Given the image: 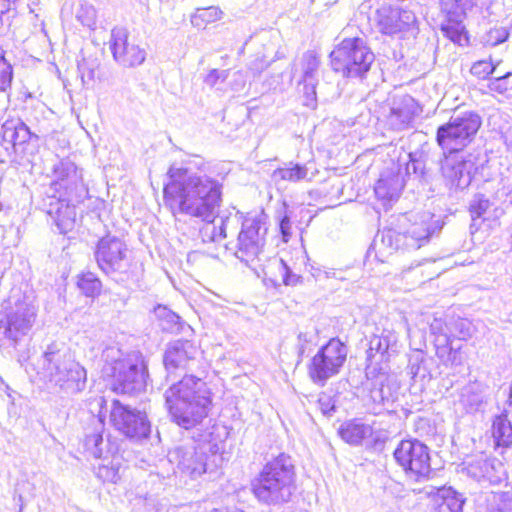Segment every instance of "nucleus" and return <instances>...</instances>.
Segmentation results:
<instances>
[{
  "label": "nucleus",
  "mask_w": 512,
  "mask_h": 512,
  "mask_svg": "<svg viewBox=\"0 0 512 512\" xmlns=\"http://www.w3.org/2000/svg\"><path fill=\"white\" fill-rule=\"evenodd\" d=\"M164 185L165 205L176 214L199 218L206 224L200 230L203 242H220L227 237L230 215L217 216L222 203L223 183L207 174L171 166Z\"/></svg>",
  "instance_id": "1"
},
{
  "label": "nucleus",
  "mask_w": 512,
  "mask_h": 512,
  "mask_svg": "<svg viewBox=\"0 0 512 512\" xmlns=\"http://www.w3.org/2000/svg\"><path fill=\"white\" fill-rule=\"evenodd\" d=\"M169 374L177 370L185 372L164 393L165 405L173 423L190 430L208 417L212 406V392L206 382L188 372H198L202 367L201 352L190 340L170 342L163 356Z\"/></svg>",
  "instance_id": "2"
},
{
  "label": "nucleus",
  "mask_w": 512,
  "mask_h": 512,
  "mask_svg": "<svg viewBox=\"0 0 512 512\" xmlns=\"http://www.w3.org/2000/svg\"><path fill=\"white\" fill-rule=\"evenodd\" d=\"M53 181L42 199V209L61 234L71 231L76 221V205L88 197L83 171L69 158L56 159L51 168Z\"/></svg>",
  "instance_id": "3"
},
{
  "label": "nucleus",
  "mask_w": 512,
  "mask_h": 512,
  "mask_svg": "<svg viewBox=\"0 0 512 512\" xmlns=\"http://www.w3.org/2000/svg\"><path fill=\"white\" fill-rule=\"evenodd\" d=\"M297 473L293 459L280 453L268 460L250 480V491L261 505L280 509L297 493Z\"/></svg>",
  "instance_id": "4"
},
{
  "label": "nucleus",
  "mask_w": 512,
  "mask_h": 512,
  "mask_svg": "<svg viewBox=\"0 0 512 512\" xmlns=\"http://www.w3.org/2000/svg\"><path fill=\"white\" fill-rule=\"evenodd\" d=\"M102 358L105 362L103 372L111 377L114 392L133 396L145 391L149 373L140 351L124 354L116 347H107L102 353Z\"/></svg>",
  "instance_id": "5"
},
{
  "label": "nucleus",
  "mask_w": 512,
  "mask_h": 512,
  "mask_svg": "<svg viewBox=\"0 0 512 512\" xmlns=\"http://www.w3.org/2000/svg\"><path fill=\"white\" fill-rule=\"evenodd\" d=\"M37 311L33 292L12 289L0 306V341L15 347L31 331Z\"/></svg>",
  "instance_id": "6"
},
{
  "label": "nucleus",
  "mask_w": 512,
  "mask_h": 512,
  "mask_svg": "<svg viewBox=\"0 0 512 512\" xmlns=\"http://www.w3.org/2000/svg\"><path fill=\"white\" fill-rule=\"evenodd\" d=\"M375 55L364 39L345 38L330 53L331 67L344 77L363 79L371 69Z\"/></svg>",
  "instance_id": "7"
},
{
  "label": "nucleus",
  "mask_w": 512,
  "mask_h": 512,
  "mask_svg": "<svg viewBox=\"0 0 512 512\" xmlns=\"http://www.w3.org/2000/svg\"><path fill=\"white\" fill-rule=\"evenodd\" d=\"M481 124V117L476 112L454 114L437 128L436 142L443 154L460 152L474 140Z\"/></svg>",
  "instance_id": "8"
},
{
  "label": "nucleus",
  "mask_w": 512,
  "mask_h": 512,
  "mask_svg": "<svg viewBox=\"0 0 512 512\" xmlns=\"http://www.w3.org/2000/svg\"><path fill=\"white\" fill-rule=\"evenodd\" d=\"M217 459H220L217 446L210 442H192L169 452V461L175 463L180 472L193 479L200 477L210 468H216Z\"/></svg>",
  "instance_id": "9"
},
{
  "label": "nucleus",
  "mask_w": 512,
  "mask_h": 512,
  "mask_svg": "<svg viewBox=\"0 0 512 512\" xmlns=\"http://www.w3.org/2000/svg\"><path fill=\"white\" fill-rule=\"evenodd\" d=\"M393 456L409 479L421 482L428 480L433 473L430 449L417 439L400 441L394 450Z\"/></svg>",
  "instance_id": "10"
},
{
  "label": "nucleus",
  "mask_w": 512,
  "mask_h": 512,
  "mask_svg": "<svg viewBox=\"0 0 512 512\" xmlns=\"http://www.w3.org/2000/svg\"><path fill=\"white\" fill-rule=\"evenodd\" d=\"M438 221L414 223L405 232H398L395 229H384L378 233L374 246L387 250L388 253L397 251L400 248L419 249L426 244L436 230H440Z\"/></svg>",
  "instance_id": "11"
},
{
  "label": "nucleus",
  "mask_w": 512,
  "mask_h": 512,
  "mask_svg": "<svg viewBox=\"0 0 512 512\" xmlns=\"http://www.w3.org/2000/svg\"><path fill=\"white\" fill-rule=\"evenodd\" d=\"M347 353V346L338 338H332L323 345L308 366L313 383L324 386L328 379L337 375L346 361Z\"/></svg>",
  "instance_id": "12"
},
{
  "label": "nucleus",
  "mask_w": 512,
  "mask_h": 512,
  "mask_svg": "<svg viewBox=\"0 0 512 512\" xmlns=\"http://www.w3.org/2000/svg\"><path fill=\"white\" fill-rule=\"evenodd\" d=\"M110 421L117 431L130 439H144L151 432V423L146 413L124 405L119 400L112 402Z\"/></svg>",
  "instance_id": "13"
},
{
  "label": "nucleus",
  "mask_w": 512,
  "mask_h": 512,
  "mask_svg": "<svg viewBox=\"0 0 512 512\" xmlns=\"http://www.w3.org/2000/svg\"><path fill=\"white\" fill-rule=\"evenodd\" d=\"M94 257L99 269L108 276L125 272L128 267V247L121 238L107 234L95 247Z\"/></svg>",
  "instance_id": "14"
},
{
  "label": "nucleus",
  "mask_w": 512,
  "mask_h": 512,
  "mask_svg": "<svg viewBox=\"0 0 512 512\" xmlns=\"http://www.w3.org/2000/svg\"><path fill=\"white\" fill-rule=\"evenodd\" d=\"M72 357L63 345L47 346L37 361V374L46 388L59 393L62 376Z\"/></svg>",
  "instance_id": "15"
},
{
  "label": "nucleus",
  "mask_w": 512,
  "mask_h": 512,
  "mask_svg": "<svg viewBox=\"0 0 512 512\" xmlns=\"http://www.w3.org/2000/svg\"><path fill=\"white\" fill-rule=\"evenodd\" d=\"M399 396L400 384L397 379L381 372L369 383L366 405L375 415L392 412Z\"/></svg>",
  "instance_id": "16"
},
{
  "label": "nucleus",
  "mask_w": 512,
  "mask_h": 512,
  "mask_svg": "<svg viewBox=\"0 0 512 512\" xmlns=\"http://www.w3.org/2000/svg\"><path fill=\"white\" fill-rule=\"evenodd\" d=\"M110 50L114 60L124 67H136L146 59V51L129 39L124 27H115L111 31Z\"/></svg>",
  "instance_id": "17"
},
{
  "label": "nucleus",
  "mask_w": 512,
  "mask_h": 512,
  "mask_svg": "<svg viewBox=\"0 0 512 512\" xmlns=\"http://www.w3.org/2000/svg\"><path fill=\"white\" fill-rule=\"evenodd\" d=\"M441 164L442 175L450 189H465L472 180L474 164L459 152L446 153Z\"/></svg>",
  "instance_id": "18"
},
{
  "label": "nucleus",
  "mask_w": 512,
  "mask_h": 512,
  "mask_svg": "<svg viewBox=\"0 0 512 512\" xmlns=\"http://www.w3.org/2000/svg\"><path fill=\"white\" fill-rule=\"evenodd\" d=\"M398 335L397 333L387 327H375L369 340V347L367 350V361L369 366L376 364L379 365L387 362L392 353L397 350Z\"/></svg>",
  "instance_id": "19"
},
{
  "label": "nucleus",
  "mask_w": 512,
  "mask_h": 512,
  "mask_svg": "<svg viewBox=\"0 0 512 512\" xmlns=\"http://www.w3.org/2000/svg\"><path fill=\"white\" fill-rule=\"evenodd\" d=\"M415 20V15L411 11L389 5L381 6L375 13L377 27L386 35L406 31Z\"/></svg>",
  "instance_id": "20"
},
{
  "label": "nucleus",
  "mask_w": 512,
  "mask_h": 512,
  "mask_svg": "<svg viewBox=\"0 0 512 512\" xmlns=\"http://www.w3.org/2000/svg\"><path fill=\"white\" fill-rule=\"evenodd\" d=\"M467 476L481 482L488 481L490 484H497L502 480V464L496 459H490L481 453L464 462Z\"/></svg>",
  "instance_id": "21"
},
{
  "label": "nucleus",
  "mask_w": 512,
  "mask_h": 512,
  "mask_svg": "<svg viewBox=\"0 0 512 512\" xmlns=\"http://www.w3.org/2000/svg\"><path fill=\"white\" fill-rule=\"evenodd\" d=\"M420 113L421 108L416 100L404 95L393 102L387 121L393 130L402 131L410 128Z\"/></svg>",
  "instance_id": "22"
},
{
  "label": "nucleus",
  "mask_w": 512,
  "mask_h": 512,
  "mask_svg": "<svg viewBox=\"0 0 512 512\" xmlns=\"http://www.w3.org/2000/svg\"><path fill=\"white\" fill-rule=\"evenodd\" d=\"M1 146L5 149L7 156L11 157L16 153V146L24 144L39 137L31 132L30 128L20 118H9L2 124Z\"/></svg>",
  "instance_id": "23"
},
{
  "label": "nucleus",
  "mask_w": 512,
  "mask_h": 512,
  "mask_svg": "<svg viewBox=\"0 0 512 512\" xmlns=\"http://www.w3.org/2000/svg\"><path fill=\"white\" fill-rule=\"evenodd\" d=\"M404 186L405 181L399 168L393 167L382 171L374 186V192L377 199L382 201L383 205H386L399 197Z\"/></svg>",
  "instance_id": "24"
},
{
  "label": "nucleus",
  "mask_w": 512,
  "mask_h": 512,
  "mask_svg": "<svg viewBox=\"0 0 512 512\" xmlns=\"http://www.w3.org/2000/svg\"><path fill=\"white\" fill-rule=\"evenodd\" d=\"M86 384V369L72 358L62 376L59 393L76 395L85 390Z\"/></svg>",
  "instance_id": "25"
},
{
  "label": "nucleus",
  "mask_w": 512,
  "mask_h": 512,
  "mask_svg": "<svg viewBox=\"0 0 512 512\" xmlns=\"http://www.w3.org/2000/svg\"><path fill=\"white\" fill-rule=\"evenodd\" d=\"M265 243L266 241L264 240H254L238 234L237 241L233 248L234 255L246 266L257 271V268L254 266V264L259 261V256L263 252ZM226 248L231 249L228 245Z\"/></svg>",
  "instance_id": "26"
},
{
  "label": "nucleus",
  "mask_w": 512,
  "mask_h": 512,
  "mask_svg": "<svg viewBox=\"0 0 512 512\" xmlns=\"http://www.w3.org/2000/svg\"><path fill=\"white\" fill-rule=\"evenodd\" d=\"M265 243L266 241L264 240H254L238 234L237 241L233 248L234 255L246 266L257 271V268L254 266V264L259 261V256L263 252ZM226 248L231 249L228 245Z\"/></svg>",
  "instance_id": "27"
},
{
  "label": "nucleus",
  "mask_w": 512,
  "mask_h": 512,
  "mask_svg": "<svg viewBox=\"0 0 512 512\" xmlns=\"http://www.w3.org/2000/svg\"><path fill=\"white\" fill-rule=\"evenodd\" d=\"M373 434V427L359 418L344 421L338 428L340 438L351 446H360Z\"/></svg>",
  "instance_id": "28"
},
{
  "label": "nucleus",
  "mask_w": 512,
  "mask_h": 512,
  "mask_svg": "<svg viewBox=\"0 0 512 512\" xmlns=\"http://www.w3.org/2000/svg\"><path fill=\"white\" fill-rule=\"evenodd\" d=\"M235 217L237 218V223L241 220V230L238 234L250 239L266 241L268 227L266 221L267 216L264 213L247 214L246 216H243L239 211H237Z\"/></svg>",
  "instance_id": "29"
},
{
  "label": "nucleus",
  "mask_w": 512,
  "mask_h": 512,
  "mask_svg": "<svg viewBox=\"0 0 512 512\" xmlns=\"http://www.w3.org/2000/svg\"><path fill=\"white\" fill-rule=\"evenodd\" d=\"M307 176L308 168L306 164L289 161L275 169L271 174V179L276 186H281L284 182L298 183L304 181Z\"/></svg>",
  "instance_id": "30"
},
{
  "label": "nucleus",
  "mask_w": 512,
  "mask_h": 512,
  "mask_svg": "<svg viewBox=\"0 0 512 512\" xmlns=\"http://www.w3.org/2000/svg\"><path fill=\"white\" fill-rule=\"evenodd\" d=\"M458 402L467 413L479 411L484 403V386L479 382L465 385L460 391Z\"/></svg>",
  "instance_id": "31"
},
{
  "label": "nucleus",
  "mask_w": 512,
  "mask_h": 512,
  "mask_svg": "<svg viewBox=\"0 0 512 512\" xmlns=\"http://www.w3.org/2000/svg\"><path fill=\"white\" fill-rule=\"evenodd\" d=\"M435 512H463L465 498L451 487L437 489Z\"/></svg>",
  "instance_id": "32"
},
{
  "label": "nucleus",
  "mask_w": 512,
  "mask_h": 512,
  "mask_svg": "<svg viewBox=\"0 0 512 512\" xmlns=\"http://www.w3.org/2000/svg\"><path fill=\"white\" fill-rule=\"evenodd\" d=\"M492 436L497 446L509 447L512 444V424L506 412L495 416L492 423Z\"/></svg>",
  "instance_id": "33"
},
{
  "label": "nucleus",
  "mask_w": 512,
  "mask_h": 512,
  "mask_svg": "<svg viewBox=\"0 0 512 512\" xmlns=\"http://www.w3.org/2000/svg\"><path fill=\"white\" fill-rule=\"evenodd\" d=\"M434 364L435 361L432 357L416 355L410 360L409 374L415 382L430 380L433 377Z\"/></svg>",
  "instance_id": "34"
},
{
  "label": "nucleus",
  "mask_w": 512,
  "mask_h": 512,
  "mask_svg": "<svg viewBox=\"0 0 512 512\" xmlns=\"http://www.w3.org/2000/svg\"><path fill=\"white\" fill-rule=\"evenodd\" d=\"M463 18L464 17H446V20L440 25V30L443 35L458 45H463V41L468 42L465 27L462 24Z\"/></svg>",
  "instance_id": "35"
},
{
  "label": "nucleus",
  "mask_w": 512,
  "mask_h": 512,
  "mask_svg": "<svg viewBox=\"0 0 512 512\" xmlns=\"http://www.w3.org/2000/svg\"><path fill=\"white\" fill-rule=\"evenodd\" d=\"M94 422V427L85 435L84 447L94 458H101L103 455V423L100 420H94Z\"/></svg>",
  "instance_id": "36"
},
{
  "label": "nucleus",
  "mask_w": 512,
  "mask_h": 512,
  "mask_svg": "<svg viewBox=\"0 0 512 512\" xmlns=\"http://www.w3.org/2000/svg\"><path fill=\"white\" fill-rule=\"evenodd\" d=\"M223 15V11L217 6L197 8L195 13L191 15L190 21L193 27L204 29L208 24L222 19Z\"/></svg>",
  "instance_id": "37"
},
{
  "label": "nucleus",
  "mask_w": 512,
  "mask_h": 512,
  "mask_svg": "<svg viewBox=\"0 0 512 512\" xmlns=\"http://www.w3.org/2000/svg\"><path fill=\"white\" fill-rule=\"evenodd\" d=\"M319 58L314 51H307L301 59L302 78L300 83H318Z\"/></svg>",
  "instance_id": "38"
},
{
  "label": "nucleus",
  "mask_w": 512,
  "mask_h": 512,
  "mask_svg": "<svg viewBox=\"0 0 512 512\" xmlns=\"http://www.w3.org/2000/svg\"><path fill=\"white\" fill-rule=\"evenodd\" d=\"M77 287L86 297L95 298L101 293L102 282L95 273L87 271L77 276Z\"/></svg>",
  "instance_id": "39"
},
{
  "label": "nucleus",
  "mask_w": 512,
  "mask_h": 512,
  "mask_svg": "<svg viewBox=\"0 0 512 512\" xmlns=\"http://www.w3.org/2000/svg\"><path fill=\"white\" fill-rule=\"evenodd\" d=\"M12 79V66L0 53V111L5 109L8 99L7 89L11 87Z\"/></svg>",
  "instance_id": "40"
},
{
  "label": "nucleus",
  "mask_w": 512,
  "mask_h": 512,
  "mask_svg": "<svg viewBox=\"0 0 512 512\" xmlns=\"http://www.w3.org/2000/svg\"><path fill=\"white\" fill-rule=\"evenodd\" d=\"M474 5V0H440L441 12L446 17H465L467 10Z\"/></svg>",
  "instance_id": "41"
},
{
  "label": "nucleus",
  "mask_w": 512,
  "mask_h": 512,
  "mask_svg": "<svg viewBox=\"0 0 512 512\" xmlns=\"http://www.w3.org/2000/svg\"><path fill=\"white\" fill-rule=\"evenodd\" d=\"M154 312L160 321L162 330L171 333L178 332L180 330V317L166 306L158 305Z\"/></svg>",
  "instance_id": "42"
},
{
  "label": "nucleus",
  "mask_w": 512,
  "mask_h": 512,
  "mask_svg": "<svg viewBox=\"0 0 512 512\" xmlns=\"http://www.w3.org/2000/svg\"><path fill=\"white\" fill-rule=\"evenodd\" d=\"M405 172L407 176L413 175L421 183L428 182V171L425 160L421 157L416 158L414 154H409V161L406 163Z\"/></svg>",
  "instance_id": "43"
},
{
  "label": "nucleus",
  "mask_w": 512,
  "mask_h": 512,
  "mask_svg": "<svg viewBox=\"0 0 512 512\" xmlns=\"http://www.w3.org/2000/svg\"><path fill=\"white\" fill-rule=\"evenodd\" d=\"M490 207L491 202L484 194H476L473 197L469 204V211L473 222L471 227L476 225L478 219L483 218Z\"/></svg>",
  "instance_id": "44"
},
{
  "label": "nucleus",
  "mask_w": 512,
  "mask_h": 512,
  "mask_svg": "<svg viewBox=\"0 0 512 512\" xmlns=\"http://www.w3.org/2000/svg\"><path fill=\"white\" fill-rule=\"evenodd\" d=\"M268 268L278 270L285 285H296L300 279V276L294 274L281 258L274 257L270 259Z\"/></svg>",
  "instance_id": "45"
},
{
  "label": "nucleus",
  "mask_w": 512,
  "mask_h": 512,
  "mask_svg": "<svg viewBox=\"0 0 512 512\" xmlns=\"http://www.w3.org/2000/svg\"><path fill=\"white\" fill-rule=\"evenodd\" d=\"M449 341L452 338L466 339L470 336V322L460 317H449Z\"/></svg>",
  "instance_id": "46"
},
{
  "label": "nucleus",
  "mask_w": 512,
  "mask_h": 512,
  "mask_svg": "<svg viewBox=\"0 0 512 512\" xmlns=\"http://www.w3.org/2000/svg\"><path fill=\"white\" fill-rule=\"evenodd\" d=\"M76 18L83 26L94 29L97 19L95 7L87 2L80 3L76 10Z\"/></svg>",
  "instance_id": "47"
},
{
  "label": "nucleus",
  "mask_w": 512,
  "mask_h": 512,
  "mask_svg": "<svg viewBox=\"0 0 512 512\" xmlns=\"http://www.w3.org/2000/svg\"><path fill=\"white\" fill-rule=\"evenodd\" d=\"M96 475L104 482L117 483L120 476V463L112 460L109 464H102L97 468Z\"/></svg>",
  "instance_id": "48"
},
{
  "label": "nucleus",
  "mask_w": 512,
  "mask_h": 512,
  "mask_svg": "<svg viewBox=\"0 0 512 512\" xmlns=\"http://www.w3.org/2000/svg\"><path fill=\"white\" fill-rule=\"evenodd\" d=\"M449 317L446 320L434 318L430 323V332L436 336V341L440 343L449 342Z\"/></svg>",
  "instance_id": "49"
},
{
  "label": "nucleus",
  "mask_w": 512,
  "mask_h": 512,
  "mask_svg": "<svg viewBox=\"0 0 512 512\" xmlns=\"http://www.w3.org/2000/svg\"><path fill=\"white\" fill-rule=\"evenodd\" d=\"M488 88L499 94H504L512 90V72L490 79Z\"/></svg>",
  "instance_id": "50"
},
{
  "label": "nucleus",
  "mask_w": 512,
  "mask_h": 512,
  "mask_svg": "<svg viewBox=\"0 0 512 512\" xmlns=\"http://www.w3.org/2000/svg\"><path fill=\"white\" fill-rule=\"evenodd\" d=\"M508 37L509 31L505 27H495L486 33L484 41L487 45L497 46L505 42Z\"/></svg>",
  "instance_id": "51"
},
{
  "label": "nucleus",
  "mask_w": 512,
  "mask_h": 512,
  "mask_svg": "<svg viewBox=\"0 0 512 512\" xmlns=\"http://www.w3.org/2000/svg\"><path fill=\"white\" fill-rule=\"evenodd\" d=\"M317 403L320 411L326 417H331L336 412V401L334 397L328 393H320Z\"/></svg>",
  "instance_id": "52"
},
{
  "label": "nucleus",
  "mask_w": 512,
  "mask_h": 512,
  "mask_svg": "<svg viewBox=\"0 0 512 512\" xmlns=\"http://www.w3.org/2000/svg\"><path fill=\"white\" fill-rule=\"evenodd\" d=\"M496 69V66L486 60H480L475 62L471 67V73L478 78H486L492 74Z\"/></svg>",
  "instance_id": "53"
},
{
  "label": "nucleus",
  "mask_w": 512,
  "mask_h": 512,
  "mask_svg": "<svg viewBox=\"0 0 512 512\" xmlns=\"http://www.w3.org/2000/svg\"><path fill=\"white\" fill-rule=\"evenodd\" d=\"M303 84V95H304V105L315 109L317 106V97H316V86L318 83H313L309 85L308 83Z\"/></svg>",
  "instance_id": "54"
},
{
  "label": "nucleus",
  "mask_w": 512,
  "mask_h": 512,
  "mask_svg": "<svg viewBox=\"0 0 512 512\" xmlns=\"http://www.w3.org/2000/svg\"><path fill=\"white\" fill-rule=\"evenodd\" d=\"M229 75V70L212 69L204 79L206 85L214 87L219 81L224 82Z\"/></svg>",
  "instance_id": "55"
},
{
  "label": "nucleus",
  "mask_w": 512,
  "mask_h": 512,
  "mask_svg": "<svg viewBox=\"0 0 512 512\" xmlns=\"http://www.w3.org/2000/svg\"><path fill=\"white\" fill-rule=\"evenodd\" d=\"M279 230L283 242L287 243L291 238V221L286 211L279 216Z\"/></svg>",
  "instance_id": "56"
},
{
  "label": "nucleus",
  "mask_w": 512,
  "mask_h": 512,
  "mask_svg": "<svg viewBox=\"0 0 512 512\" xmlns=\"http://www.w3.org/2000/svg\"><path fill=\"white\" fill-rule=\"evenodd\" d=\"M18 0H0V25L4 24L5 18L8 20L10 13L16 10Z\"/></svg>",
  "instance_id": "57"
},
{
  "label": "nucleus",
  "mask_w": 512,
  "mask_h": 512,
  "mask_svg": "<svg viewBox=\"0 0 512 512\" xmlns=\"http://www.w3.org/2000/svg\"><path fill=\"white\" fill-rule=\"evenodd\" d=\"M489 512H512V497L502 498Z\"/></svg>",
  "instance_id": "58"
},
{
  "label": "nucleus",
  "mask_w": 512,
  "mask_h": 512,
  "mask_svg": "<svg viewBox=\"0 0 512 512\" xmlns=\"http://www.w3.org/2000/svg\"><path fill=\"white\" fill-rule=\"evenodd\" d=\"M310 342V337L307 333L300 332L298 334V352L303 355L306 349V344Z\"/></svg>",
  "instance_id": "59"
},
{
  "label": "nucleus",
  "mask_w": 512,
  "mask_h": 512,
  "mask_svg": "<svg viewBox=\"0 0 512 512\" xmlns=\"http://www.w3.org/2000/svg\"><path fill=\"white\" fill-rule=\"evenodd\" d=\"M446 361L451 362L452 365L460 364L461 359H460L459 352L457 350L450 348L448 351V356H447Z\"/></svg>",
  "instance_id": "60"
},
{
  "label": "nucleus",
  "mask_w": 512,
  "mask_h": 512,
  "mask_svg": "<svg viewBox=\"0 0 512 512\" xmlns=\"http://www.w3.org/2000/svg\"><path fill=\"white\" fill-rule=\"evenodd\" d=\"M235 76H237V88L236 90H239L240 88H242L245 84V80L243 78V75L241 72H237L235 73Z\"/></svg>",
  "instance_id": "61"
},
{
  "label": "nucleus",
  "mask_w": 512,
  "mask_h": 512,
  "mask_svg": "<svg viewBox=\"0 0 512 512\" xmlns=\"http://www.w3.org/2000/svg\"><path fill=\"white\" fill-rule=\"evenodd\" d=\"M195 161L194 165L199 169L202 170L204 167V160L200 156H194Z\"/></svg>",
  "instance_id": "62"
},
{
  "label": "nucleus",
  "mask_w": 512,
  "mask_h": 512,
  "mask_svg": "<svg viewBox=\"0 0 512 512\" xmlns=\"http://www.w3.org/2000/svg\"><path fill=\"white\" fill-rule=\"evenodd\" d=\"M14 501H15V504L19 506V510L18 512H22V509H23V499H22V496L21 495H18V496H14Z\"/></svg>",
  "instance_id": "63"
},
{
  "label": "nucleus",
  "mask_w": 512,
  "mask_h": 512,
  "mask_svg": "<svg viewBox=\"0 0 512 512\" xmlns=\"http://www.w3.org/2000/svg\"><path fill=\"white\" fill-rule=\"evenodd\" d=\"M250 70H252L255 74H260L263 70V67L258 66V61H256L251 65Z\"/></svg>",
  "instance_id": "64"
}]
</instances>
